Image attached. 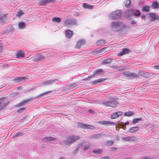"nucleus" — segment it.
Segmentation results:
<instances>
[{
	"mask_svg": "<svg viewBox=\"0 0 159 159\" xmlns=\"http://www.w3.org/2000/svg\"><path fill=\"white\" fill-rule=\"evenodd\" d=\"M60 159H65V158L63 157H61Z\"/></svg>",
	"mask_w": 159,
	"mask_h": 159,
	"instance_id": "55",
	"label": "nucleus"
},
{
	"mask_svg": "<svg viewBox=\"0 0 159 159\" xmlns=\"http://www.w3.org/2000/svg\"><path fill=\"white\" fill-rule=\"evenodd\" d=\"M143 159H151V158L149 157H145Z\"/></svg>",
	"mask_w": 159,
	"mask_h": 159,
	"instance_id": "50",
	"label": "nucleus"
},
{
	"mask_svg": "<svg viewBox=\"0 0 159 159\" xmlns=\"http://www.w3.org/2000/svg\"><path fill=\"white\" fill-rule=\"evenodd\" d=\"M155 68L157 70H159V65H157L155 66Z\"/></svg>",
	"mask_w": 159,
	"mask_h": 159,
	"instance_id": "46",
	"label": "nucleus"
},
{
	"mask_svg": "<svg viewBox=\"0 0 159 159\" xmlns=\"http://www.w3.org/2000/svg\"><path fill=\"white\" fill-rule=\"evenodd\" d=\"M90 147V145L89 144L85 145L84 148V151H85L86 150H88L89 148Z\"/></svg>",
	"mask_w": 159,
	"mask_h": 159,
	"instance_id": "39",
	"label": "nucleus"
},
{
	"mask_svg": "<svg viewBox=\"0 0 159 159\" xmlns=\"http://www.w3.org/2000/svg\"><path fill=\"white\" fill-rule=\"evenodd\" d=\"M55 1V0H39L38 1V4L39 6H43L46 3L52 2Z\"/></svg>",
	"mask_w": 159,
	"mask_h": 159,
	"instance_id": "9",
	"label": "nucleus"
},
{
	"mask_svg": "<svg viewBox=\"0 0 159 159\" xmlns=\"http://www.w3.org/2000/svg\"><path fill=\"white\" fill-rule=\"evenodd\" d=\"M123 139L126 142H131L137 141L138 138L134 136H127L123 138Z\"/></svg>",
	"mask_w": 159,
	"mask_h": 159,
	"instance_id": "7",
	"label": "nucleus"
},
{
	"mask_svg": "<svg viewBox=\"0 0 159 159\" xmlns=\"http://www.w3.org/2000/svg\"><path fill=\"white\" fill-rule=\"evenodd\" d=\"M123 114V112L121 111H118L117 112H116L111 114L110 118L111 119H115L116 118L118 117Z\"/></svg>",
	"mask_w": 159,
	"mask_h": 159,
	"instance_id": "11",
	"label": "nucleus"
},
{
	"mask_svg": "<svg viewBox=\"0 0 159 159\" xmlns=\"http://www.w3.org/2000/svg\"><path fill=\"white\" fill-rule=\"evenodd\" d=\"M111 27L112 28L116 29L118 31L124 29L125 26L124 23L119 21H114L111 24Z\"/></svg>",
	"mask_w": 159,
	"mask_h": 159,
	"instance_id": "1",
	"label": "nucleus"
},
{
	"mask_svg": "<svg viewBox=\"0 0 159 159\" xmlns=\"http://www.w3.org/2000/svg\"><path fill=\"white\" fill-rule=\"evenodd\" d=\"M26 79L25 77H17L15 78V80L16 82H19L21 81H22L24 79Z\"/></svg>",
	"mask_w": 159,
	"mask_h": 159,
	"instance_id": "29",
	"label": "nucleus"
},
{
	"mask_svg": "<svg viewBox=\"0 0 159 159\" xmlns=\"http://www.w3.org/2000/svg\"><path fill=\"white\" fill-rule=\"evenodd\" d=\"M72 86H74H74H75V84H72Z\"/></svg>",
	"mask_w": 159,
	"mask_h": 159,
	"instance_id": "57",
	"label": "nucleus"
},
{
	"mask_svg": "<svg viewBox=\"0 0 159 159\" xmlns=\"http://www.w3.org/2000/svg\"><path fill=\"white\" fill-rule=\"evenodd\" d=\"M25 109V107H22V108H19L17 111V112L18 113H20L21 112H22L23 110Z\"/></svg>",
	"mask_w": 159,
	"mask_h": 159,
	"instance_id": "38",
	"label": "nucleus"
},
{
	"mask_svg": "<svg viewBox=\"0 0 159 159\" xmlns=\"http://www.w3.org/2000/svg\"><path fill=\"white\" fill-rule=\"evenodd\" d=\"M121 16V11L119 10H117L111 14L110 17H111L112 19L113 20H117L119 19Z\"/></svg>",
	"mask_w": 159,
	"mask_h": 159,
	"instance_id": "4",
	"label": "nucleus"
},
{
	"mask_svg": "<svg viewBox=\"0 0 159 159\" xmlns=\"http://www.w3.org/2000/svg\"><path fill=\"white\" fill-rule=\"evenodd\" d=\"M136 23L134 21H132V22H131V24H135Z\"/></svg>",
	"mask_w": 159,
	"mask_h": 159,
	"instance_id": "48",
	"label": "nucleus"
},
{
	"mask_svg": "<svg viewBox=\"0 0 159 159\" xmlns=\"http://www.w3.org/2000/svg\"><path fill=\"white\" fill-rule=\"evenodd\" d=\"M134 113L132 111H128L125 112L124 116L128 117L132 116H133Z\"/></svg>",
	"mask_w": 159,
	"mask_h": 159,
	"instance_id": "25",
	"label": "nucleus"
},
{
	"mask_svg": "<svg viewBox=\"0 0 159 159\" xmlns=\"http://www.w3.org/2000/svg\"><path fill=\"white\" fill-rule=\"evenodd\" d=\"M24 14V13L22 11H20L17 13L16 16L18 17H20Z\"/></svg>",
	"mask_w": 159,
	"mask_h": 159,
	"instance_id": "34",
	"label": "nucleus"
},
{
	"mask_svg": "<svg viewBox=\"0 0 159 159\" xmlns=\"http://www.w3.org/2000/svg\"><path fill=\"white\" fill-rule=\"evenodd\" d=\"M80 139L79 136L75 135H71L69 136L66 140L64 141V144L68 145L70 143L75 142Z\"/></svg>",
	"mask_w": 159,
	"mask_h": 159,
	"instance_id": "2",
	"label": "nucleus"
},
{
	"mask_svg": "<svg viewBox=\"0 0 159 159\" xmlns=\"http://www.w3.org/2000/svg\"><path fill=\"white\" fill-rule=\"evenodd\" d=\"M3 44L2 43H0V52H1L3 49Z\"/></svg>",
	"mask_w": 159,
	"mask_h": 159,
	"instance_id": "44",
	"label": "nucleus"
},
{
	"mask_svg": "<svg viewBox=\"0 0 159 159\" xmlns=\"http://www.w3.org/2000/svg\"><path fill=\"white\" fill-rule=\"evenodd\" d=\"M129 52V50L127 48H125L123 49L121 52L118 53L117 54V55L118 56H121L125 54L128 53Z\"/></svg>",
	"mask_w": 159,
	"mask_h": 159,
	"instance_id": "14",
	"label": "nucleus"
},
{
	"mask_svg": "<svg viewBox=\"0 0 159 159\" xmlns=\"http://www.w3.org/2000/svg\"><path fill=\"white\" fill-rule=\"evenodd\" d=\"M52 21L53 22H57L58 23H59L61 21V19L59 17H55L53 18Z\"/></svg>",
	"mask_w": 159,
	"mask_h": 159,
	"instance_id": "27",
	"label": "nucleus"
},
{
	"mask_svg": "<svg viewBox=\"0 0 159 159\" xmlns=\"http://www.w3.org/2000/svg\"><path fill=\"white\" fill-rule=\"evenodd\" d=\"M150 17L153 19H155L156 18V16L155 14L154 13L150 14Z\"/></svg>",
	"mask_w": 159,
	"mask_h": 159,
	"instance_id": "41",
	"label": "nucleus"
},
{
	"mask_svg": "<svg viewBox=\"0 0 159 159\" xmlns=\"http://www.w3.org/2000/svg\"><path fill=\"white\" fill-rule=\"evenodd\" d=\"M123 75L125 77L128 78L137 77L138 75L136 74L132 73L129 71L124 72L123 73Z\"/></svg>",
	"mask_w": 159,
	"mask_h": 159,
	"instance_id": "8",
	"label": "nucleus"
},
{
	"mask_svg": "<svg viewBox=\"0 0 159 159\" xmlns=\"http://www.w3.org/2000/svg\"><path fill=\"white\" fill-rule=\"evenodd\" d=\"M133 11L134 15L135 16L138 17L141 15V13L139 10H137L135 11L130 10L129 11V12H132Z\"/></svg>",
	"mask_w": 159,
	"mask_h": 159,
	"instance_id": "19",
	"label": "nucleus"
},
{
	"mask_svg": "<svg viewBox=\"0 0 159 159\" xmlns=\"http://www.w3.org/2000/svg\"><path fill=\"white\" fill-rule=\"evenodd\" d=\"M22 133L21 132H17L15 135L13 136V138H15V137H17L20 136L22 135Z\"/></svg>",
	"mask_w": 159,
	"mask_h": 159,
	"instance_id": "37",
	"label": "nucleus"
},
{
	"mask_svg": "<svg viewBox=\"0 0 159 159\" xmlns=\"http://www.w3.org/2000/svg\"><path fill=\"white\" fill-rule=\"evenodd\" d=\"M9 102L6 98H0V109L5 107L8 104Z\"/></svg>",
	"mask_w": 159,
	"mask_h": 159,
	"instance_id": "5",
	"label": "nucleus"
},
{
	"mask_svg": "<svg viewBox=\"0 0 159 159\" xmlns=\"http://www.w3.org/2000/svg\"><path fill=\"white\" fill-rule=\"evenodd\" d=\"M111 62V60L110 59L105 60L103 61V62L106 64H109Z\"/></svg>",
	"mask_w": 159,
	"mask_h": 159,
	"instance_id": "40",
	"label": "nucleus"
},
{
	"mask_svg": "<svg viewBox=\"0 0 159 159\" xmlns=\"http://www.w3.org/2000/svg\"><path fill=\"white\" fill-rule=\"evenodd\" d=\"M142 18H143L144 19H145V16L142 15L141 16Z\"/></svg>",
	"mask_w": 159,
	"mask_h": 159,
	"instance_id": "52",
	"label": "nucleus"
},
{
	"mask_svg": "<svg viewBox=\"0 0 159 159\" xmlns=\"http://www.w3.org/2000/svg\"><path fill=\"white\" fill-rule=\"evenodd\" d=\"M44 56L42 54H39L37 56L32 57V60L34 61H38L43 59Z\"/></svg>",
	"mask_w": 159,
	"mask_h": 159,
	"instance_id": "12",
	"label": "nucleus"
},
{
	"mask_svg": "<svg viewBox=\"0 0 159 159\" xmlns=\"http://www.w3.org/2000/svg\"><path fill=\"white\" fill-rule=\"evenodd\" d=\"M152 7L155 9H157L159 7V4L158 2H155L152 3Z\"/></svg>",
	"mask_w": 159,
	"mask_h": 159,
	"instance_id": "31",
	"label": "nucleus"
},
{
	"mask_svg": "<svg viewBox=\"0 0 159 159\" xmlns=\"http://www.w3.org/2000/svg\"><path fill=\"white\" fill-rule=\"evenodd\" d=\"M129 123L128 121H127L125 123V125H128L129 124Z\"/></svg>",
	"mask_w": 159,
	"mask_h": 159,
	"instance_id": "51",
	"label": "nucleus"
},
{
	"mask_svg": "<svg viewBox=\"0 0 159 159\" xmlns=\"http://www.w3.org/2000/svg\"><path fill=\"white\" fill-rule=\"evenodd\" d=\"M105 106L107 107H113L114 105L112 101H106L103 103Z\"/></svg>",
	"mask_w": 159,
	"mask_h": 159,
	"instance_id": "20",
	"label": "nucleus"
},
{
	"mask_svg": "<svg viewBox=\"0 0 159 159\" xmlns=\"http://www.w3.org/2000/svg\"><path fill=\"white\" fill-rule=\"evenodd\" d=\"M83 6L85 8L92 9L93 8L92 6L86 3L83 4Z\"/></svg>",
	"mask_w": 159,
	"mask_h": 159,
	"instance_id": "30",
	"label": "nucleus"
},
{
	"mask_svg": "<svg viewBox=\"0 0 159 159\" xmlns=\"http://www.w3.org/2000/svg\"><path fill=\"white\" fill-rule=\"evenodd\" d=\"M131 0H127L125 2V6L126 7L128 6L131 3Z\"/></svg>",
	"mask_w": 159,
	"mask_h": 159,
	"instance_id": "36",
	"label": "nucleus"
},
{
	"mask_svg": "<svg viewBox=\"0 0 159 159\" xmlns=\"http://www.w3.org/2000/svg\"><path fill=\"white\" fill-rule=\"evenodd\" d=\"M107 143L108 145L112 146L113 143V142L111 140L108 141Z\"/></svg>",
	"mask_w": 159,
	"mask_h": 159,
	"instance_id": "42",
	"label": "nucleus"
},
{
	"mask_svg": "<svg viewBox=\"0 0 159 159\" xmlns=\"http://www.w3.org/2000/svg\"><path fill=\"white\" fill-rule=\"evenodd\" d=\"M89 111L90 112H92V110H91V109H89Z\"/></svg>",
	"mask_w": 159,
	"mask_h": 159,
	"instance_id": "53",
	"label": "nucleus"
},
{
	"mask_svg": "<svg viewBox=\"0 0 159 159\" xmlns=\"http://www.w3.org/2000/svg\"><path fill=\"white\" fill-rule=\"evenodd\" d=\"M101 134H96L93 135V137L94 138H97L100 136Z\"/></svg>",
	"mask_w": 159,
	"mask_h": 159,
	"instance_id": "43",
	"label": "nucleus"
},
{
	"mask_svg": "<svg viewBox=\"0 0 159 159\" xmlns=\"http://www.w3.org/2000/svg\"><path fill=\"white\" fill-rule=\"evenodd\" d=\"M57 79L47 81L43 82V86H45L50 84H52L53 83L57 82Z\"/></svg>",
	"mask_w": 159,
	"mask_h": 159,
	"instance_id": "13",
	"label": "nucleus"
},
{
	"mask_svg": "<svg viewBox=\"0 0 159 159\" xmlns=\"http://www.w3.org/2000/svg\"><path fill=\"white\" fill-rule=\"evenodd\" d=\"M102 73H103V71L102 70V69H99L94 72L93 77L94 76L95 74L99 75Z\"/></svg>",
	"mask_w": 159,
	"mask_h": 159,
	"instance_id": "23",
	"label": "nucleus"
},
{
	"mask_svg": "<svg viewBox=\"0 0 159 159\" xmlns=\"http://www.w3.org/2000/svg\"><path fill=\"white\" fill-rule=\"evenodd\" d=\"M44 141L46 142L54 141L56 140L55 138L50 137H47L44 138Z\"/></svg>",
	"mask_w": 159,
	"mask_h": 159,
	"instance_id": "18",
	"label": "nucleus"
},
{
	"mask_svg": "<svg viewBox=\"0 0 159 159\" xmlns=\"http://www.w3.org/2000/svg\"><path fill=\"white\" fill-rule=\"evenodd\" d=\"M104 42V41L103 40H100V41H98V43H102V42Z\"/></svg>",
	"mask_w": 159,
	"mask_h": 159,
	"instance_id": "47",
	"label": "nucleus"
},
{
	"mask_svg": "<svg viewBox=\"0 0 159 159\" xmlns=\"http://www.w3.org/2000/svg\"><path fill=\"white\" fill-rule=\"evenodd\" d=\"M65 34L66 36L68 38H70L73 35V31L69 30H66L65 31Z\"/></svg>",
	"mask_w": 159,
	"mask_h": 159,
	"instance_id": "15",
	"label": "nucleus"
},
{
	"mask_svg": "<svg viewBox=\"0 0 159 159\" xmlns=\"http://www.w3.org/2000/svg\"><path fill=\"white\" fill-rule=\"evenodd\" d=\"M24 56V54L22 51L18 52L16 54V57L17 58L23 57Z\"/></svg>",
	"mask_w": 159,
	"mask_h": 159,
	"instance_id": "21",
	"label": "nucleus"
},
{
	"mask_svg": "<svg viewBox=\"0 0 159 159\" xmlns=\"http://www.w3.org/2000/svg\"><path fill=\"white\" fill-rule=\"evenodd\" d=\"M78 125L80 128L90 129H93L95 128L93 125L83 124L80 122L78 123Z\"/></svg>",
	"mask_w": 159,
	"mask_h": 159,
	"instance_id": "3",
	"label": "nucleus"
},
{
	"mask_svg": "<svg viewBox=\"0 0 159 159\" xmlns=\"http://www.w3.org/2000/svg\"><path fill=\"white\" fill-rule=\"evenodd\" d=\"M116 148H112L111 150L112 151H115L116 150Z\"/></svg>",
	"mask_w": 159,
	"mask_h": 159,
	"instance_id": "49",
	"label": "nucleus"
},
{
	"mask_svg": "<svg viewBox=\"0 0 159 159\" xmlns=\"http://www.w3.org/2000/svg\"><path fill=\"white\" fill-rule=\"evenodd\" d=\"M98 123L100 124L103 125H116V124L114 122L109 121H99Z\"/></svg>",
	"mask_w": 159,
	"mask_h": 159,
	"instance_id": "10",
	"label": "nucleus"
},
{
	"mask_svg": "<svg viewBox=\"0 0 159 159\" xmlns=\"http://www.w3.org/2000/svg\"><path fill=\"white\" fill-rule=\"evenodd\" d=\"M76 24V22L74 19H66L63 24L64 26H68L71 25H75Z\"/></svg>",
	"mask_w": 159,
	"mask_h": 159,
	"instance_id": "6",
	"label": "nucleus"
},
{
	"mask_svg": "<svg viewBox=\"0 0 159 159\" xmlns=\"http://www.w3.org/2000/svg\"><path fill=\"white\" fill-rule=\"evenodd\" d=\"M148 73H146L145 74V75H148Z\"/></svg>",
	"mask_w": 159,
	"mask_h": 159,
	"instance_id": "56",
	"label": "nucleus"
},
{
	"mask_svg": "<svg viewBox=\"0 0 159 159\" xmlns=\"http://www.w3.org/2000/svg\"><path fill=\"white\" fill-rule=\"evenodd\" d=\"M7 14H4L0 17V21L1 22H4L6 21L7 20Z\"/></svg>",
	"mask_w": 159,
	"mask_h": 159,
	"instance_id": "28",
	"label": "nucleus"
},
{
	"mask_svg": "<svg viewBox=\"0 0 159 159\" xmlns=\"http://www.w3.org/2000/svg\"><path fill=\"white\" fill-rule=\"evenodd\" d=\"M18 26L20 29H24L25 28V23L24 22H20L19 23Z\"/></svg>",
	"mask_w": 159,
	"mask_h": 159,
	"instance_id": "22",
	"label": "nucleus"
},
{
	"mask_svg": "<svg viewBox=\"0 0 159 159\" xmlns=\"http://www.w3.org/2000/svg\"><path fill=\"white\" fill-rule=\"evenodd\" d=\"M84 43V40H81L78 41L77 43V44L75 46L76 48H79L82 46L83 45Z\"/></svg>",
	"mask_w": 159,
	"mask_h": 159,
	"instance_id": "17",
	"label": "nucleus"
},
{
	"mask_svg": "<svg viewBox=\"0 0 159 159\" xmlns=\"http://www.w3.org/2000/svg\"><path fill=\"white\" fill-rule=\"evenodd\" d=\"M139 130L138 127H134L130 128L129 131L131 133H133L137 132Z\"/></svg>",
	"mask_w": 159,
	"mask_h": 159,
	"instance_id": "16",
	"label": "nucleus"
},
{
	"mask_svg": "<svg viewBox=\"0 0 159 159\" xmlns=\"http://www.w3.org/2000/svg\"><path fill=\"white\" fill-rule=\"evenodd\" d=\"M50 92H51V91H46V92H44V93H43V94H42V95H45L47 94H48V93H49Z\"/></svg>",
	"mask_w": 159,
	"mask_h": 159,
	"instance_id": "45",
	"label": "nucleus"
},
{
	"mask_svg": "<svg viewBox=\"0 0 159 159\" xmlns=\"http://www.w3.org/2000/svg\"><path fill=\"white\" fill-rule=\"evenodd\" d=\"M102 149H95L92 151V152L96 154H98L102 153Z\"/></svg>",
	"mask_w": 159,
	"mask_h": 159,
	"instance_id": "24",
	"label": "nucleus"
},
{
	"mask_svg": "<svg viewBox=\"0 0 159 159\" xmlns=\"http://www.w3.org/2000/svg\"><path fill=\"white\" fill-rule=\"evenodd\" d=\"M141 120L142 119L141 118H136L133 120L132 123L133 124H135Z\"/></svg>",
	"mask_w": 159,
	"mask_h": 159,
	"instance_id": "32",
	"label": "nucleus"
},
{
	"mask_svg": "<svg viewBox=\"0 0 159 159\" xmlns=\"http://www.w3.org/2000/svg\"><path fill=\"white\" fill-rule=\"evenodd\" d=\"M150 9V7L148 6H144L142 10V11L143 12H148L149 11Z\"/></svg>",
	"mask_w": 159,
	"mask_h": 159,
	"instance_id": "26",
	"label": "nucleus"
},
{
	"mask_svg": "<svg viewBox=\"0 0 159 159\" xmlns=\"http://www.w3.org/2000/svg\"><path fill=\"white\" fill-rule=\"evenodd\" d=\"M106 158H107V159H108V157H107Z\"/></svg>",
	"mask_w": 159,
	"mask_h": 159,
	"instance_id": "58",
	"label": "nucleus"
},
{
	"mask_svg": "<svg viewBox=\"0 0 159 159\" xmlns=\"http://www.w3.org/2000/svg\"><path fill=\"white\" fill-rule=\"evenodd\" d=\"M28 101H29V100L24 101L20 103L17 105L16 106L17 107H21V106H22L23 105H24V104H25Z\"/></svg>",
	"mask_w": 159,
	"mask_h": 159,
	"instance_id": "35",
	"label": "nucleus"
},
{
	"mask_svg": "<svg viewBox=\"0 0 159 159\" xmlns=\"http://www.w3.org/2000/svg\"><path fill=\"white\" fill-rule=\"evenodd\" d=\"M104 80H103V79H99L96 80L94 81L93 82V83L94 84H96L98 83L102 82Z\"/></svg>",
	"mask_w": 159,
	"mask_h": 159,
	"instance_id": "33",
	"label": "nucleus"
},
{
	"mask_svg": "<svg viewBox=\"0 0 159 159\" xmlns=\"http://www.w3.org/2000/svg\"><path fill=\"white\" fill-rule=\"evenodd\" d=\"M92 77V76H91V77H89L88 78H87V79L88 80H89L90 78H91Z\"/></svg>",
	"mask_w": 159,
	"mask_h": 159,
	"instance_id": "54",
	"label": "nucleus"
}]
</instances>
